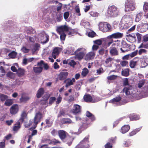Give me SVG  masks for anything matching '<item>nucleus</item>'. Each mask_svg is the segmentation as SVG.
Instances as JSON below:
<instances>
[{"label":"nucleus","instance_id":"obj_12","mask_svg":"<svg viewBox=\"0 0 148 148\" xmlns=\"http://www.w3.org/2000/svg\"><path fill=\"white\" fill-rule=\"evenodd\" d=\"M18 106L17 104L13 105L10 109V113L12 114H16L18 111Z\"/></svg>","mask_w":148,"mask_h":148},{"label":"nucleus","instance_id":"obj_58","mask_svg":"<svg viewBox=\"0 0 148 148\" xmlns=\"http://www.w3.org/2000/svg\"><path fill=\"white\" fill-rule=\"evenodd\" d=\"M16 55V53L15 52H13L10 53L9 54V56L12 58H14Z\"/></svg>","mask_w":148,"mask_h":148},{"label":"nucleus","instance_id":"obj_7","mask_svg":"<svg viewBox=\"0 0 148 148\" xmlns=\"http://www.w3.org/2000/svg\"><path fill=\"white\" fill-rule=\"evenodd\" d=\"M123 36V33L117 32L112 34L108 36V38L109 39H120L122 38Z\"/></svg>","mask_w":148,"mask_h":148},{"label":"nucleus","instance_id":"obj_48","mask_svg":"<svg viewBox=\"0 0 148 148\" xmlns=\"http://www.w3.org/2000/svg\"><path fill=\"white\" fill-rule=\"evenodd\" d=\"M43 39H45V40H43L42 39H41L42 41L41 42V43H42L43 44H45L47 43L49 40V37L48 35H46L45 38H44Z\"/></svg>","mask_w":148,"mask_h":148},{"label":"nucleus","instance_id":"obj_2","mask_svg":"<svg viewBox=\"0 0 148 148\" xmlns=\"http://www.w3.org/2000/svg\"><path fill=\"white\" fill-rule=\"evenodd\" d=\"M99 26V29L104 32H109L111 29V25L107 22L100 23Z\"/></svg>","mask_w":148,"mask_h":148},{"label":"nucleus","instance_id":"obj_10","mask_svg":"<svg viewBox=\"0 0 148 148\" xmlns=\"http://www.w3.org/2000/svg\"><path fill=\"white\" fill-rule=\"evenodd\" d=\"M81 49L82 48H79L75 52L76 57L80 60H82L85 55V54L84 52H80L78 53V52L81 50Z\"/></svg>","mask_w":148,"mask_h":148},{"label":"nucleus","instance_id":"obj_13","mask_svg":"<svg viewBox=\"0 0 148 148\" xmlns=\"http://www.w3.org/2000/svg\"><path fill=\"white\" fill-rule=\"evenodd\" d=\"M67 132L63 130H60L58 131V135L60 138L62 140L66 138Z\"/></svg>","mask_w":148,"mask_h":148},{"label":"nucleus","instance_id":"obj_18","mask_svg":"<svg viewBox=\"0 0 148 148\" xmlns=\"http://www.w3.org/2000/svg\"><path fill=\"white\" fill-rule=\"evenodd\" d=\"M130 129V127L128 125H124L122 127L120 132L122 134H125Z\"/></svg>","mask_w":148,"mask_h":148},{"label":"nucleus","instance_id":"obj_31","mask_svg":"<svg viewBox=\"0 0 148 148\" xmlns=\"http://www.w3.org/2000/svg\"><path fill=\"white\" fill-rule=\"evenodd\" d=\"M141 128L139 127L138 128H137L136 129H135L134 130L132 131L131 132H130L129 134L128 135V136H132L135 134H136L139 131H140V130H141Z\"/></svg>","mask_w":148,"mask_h":148},{"label":"nucleus","instance_id":"obj_17","mask_svg":"<svg viewBox=\"0 0 148 148\" xmlns=\"http://www.w3.org/2000/svg\"><path fill=\"white\" fill-rule=\"evenodd\" d=\"M110 53L112 56H116L118 55V51L116 47H111L110 50Z\"/></svg>","mask_w":148,"mask_h":148},{"label":"nucleus","instance_id":"obj_42","mask_svg":"<svg viewBox=\"0 0 148 148\" xmlns=\"http://www.w3.org/2000/svg\"><path fill=\"white\" fill-rule=\"evenodd\" d=\"M89 14L90 16L93 17H97L99 15V13L97 12L91 11L89 12Z\"/></svg>","mask_w":148,"mask_h":148},{"label":"nucleus","instance_id":"obj_57","mask_svg":"<svg viewBox=\"0 0 148 148\" xmlns=\"http://www.w3.org/2000/svg\"><path fill=\"white\" fill-rule=\"evenodd\" d=\"M116 139V137H111L109 140V142L112 144L115 143Z\"/></svg>","mask_w":148,"mask_h":148},{"label":"nucleus","instance_id":"obj_9","mask_svg":"<svg viewBox=\"0 0 148 148\" xmlns=\"http://www.w3.org/2000/svg\"><path fill=\"white\" fill-rule=\"evenodd\" d=\"M140 60V58L138 57H136L131 60L130 62V66L131 68H134L135 66L137 65L138 63Z\"/></svg>","mask_w":148,"mask_h":148},{"label":"nucleus","instance_id":"obj_37","mask_svg":"<svg viewBox=\"0 0 148 148\" xmlns=\"http://www.w3.org/2000/svg\"><path fill=\"white\" fill-rule=\"evenodd\" d=\"M13 103V100L12 99H8L6 100L4 105L6 106H9Z\"/></svg>","mask_w":148,"mask_h":148},{"label":"nucleus","instance_id":"obj_53","mask_svg":"<svg viewBox=\"0 0 148 148\" xmlns=\"http://www.w3.org/2000/svg\"><path fill=\"white\" fill-rule=\"evenodd\" d=\"M43 143H47L48 144H51V140L47 138H45L42 140Z\"/></svg>","mask_w":148,"mask_h":148},{"label":"nucleus","instance_id":"obj_38","mask_svg":"<svg viewBox=\"0 0 148 148\" xmlns=\"http://www.w3.org/2000/svg\"><path fill=\"white\" fill-rule=\"evenodd\" d=\"M143 13L142 12H140L136 15V18L135 19V21L136 22H139L141 19V17L143 16Z\"/></svg>","mask_w":148,"mask_h":148},{"label":"nucleus","instance_id":"obj_5","mask_svg":"<svg viewBox=\"0 0 148 148\" xmlns=\"http://www.w3.org/2000/svg\"><path fill=\"white\" fill-rule=\"evenodd\" d=\"M148 29V24L147 22L141 23L138 25L137 30L139 32H144Z\"/></svg>","mask_w":148,"mask_h":148},{"label":"nucleus","instance_id":"obj_39","mask_svg":"<svg viewBox=\"0 0 148 148\" xmlns=\"http://www.w3.org/2000/svg\"><path fill=\"white\" fill-rule=\"evenodd\" d=\"M66 142L69 146H70L72 143L73 139L71 137H66Z\"/></svg>","mask_w":148,"mask_h":148},{"label":"nucleus","instance_id":"obj_34","mask_svg":"<svg viewBox=\"0 0 148 148\" xmlns=\"http://www.w3.org/2000/svg\"><path fill=\"white\" fill-rule=\"evenodd\" d=\"M30 99V98L28 96L24 97L23 95L20 99V101L21 103H26Z\"/></svg>","mask_w":148,"mask_h":148},{"label":"nucleus","instance_id":"obj_50","mask_svg":"<svg viewBox=\"0 0 148 148\" xmlns=\"http://www.w3.org/2000/svg\"><path fill=\"white\" fill-rule=\"evenodd\" d=\"M50 97V95L49 94H45L42 97V101H47Z\"/></svg>","mask_w":148,"mask_h":148},{"label":"nucleus","instance_id":"obj_4","mask_svg":"<svg viewBox=\"0 0 148 148\" xmlns=\"http://www.w3.org/2000/svg\"><path fill=\"white\" fill-rule=\"evenodd\" d=\"M42 118V114L40 112H38L35 114L34 118V126L30 128V130L32 128L35 129L37 127L38 124L40 122L41 119Z\"/></svg>","mask_w":148,"mask_h":148},{"label":"nucleus","instance_id":"obj_28","mask_svg":"<svg viewBox=\"0 0 148 148\" xmlns=\"http://www.w3.org/2000/svg\"><path fill=\"white\" fill-rule=\"evenodd\" d=\"M34 72L36 73H40L42 71L43 67L41 66L33 67Z\"/></svg>","mask_w":148,"mask_h":148},{"label":"nucleus","instance_id":"obj_20","mask_svg":"<svg viewBox=\"0 0 148 148\" xmlns=\"http://www.w3.org/2000/svg\"><path fill=\"white\" fill-rule=\"evenodd\" d=\"M37 65L39 66H41L43 67H44V69L45 70H47L49 68V66H48L47 63H45L44 62V61L41 60L40 62H38L37 63Z\"/></svg>","mask_w":148,"mask_h":148},{"label":"nucleus","instance_id":"obj_24","mask_svg":"<svg viewBox=\"0 0 148 148\" xmlns=\"http://www.w3.org/2000/svg\"><path fill=\"white\" fill-rule=\"evenodd\" d=\"M21 123L20 121H18L14 124L13 128L14 131H17L21 128Z\"/></svg>","mask_w":148,"mask_h":148},{"label":"nucleus","instance_id":"obj_21","mask_svg":"<svg viewBox=\"0 0 148 148\" xmlns=\"http://www.w3.org/2000/svg\"><path fill=\"white\" fill-rule=\"evenodd\" d=\"M127 40L132 43L136 41V38L134 35L133 36L131 34H129L127 36Z\"/></svg>","mask_w":148,"mask_h":148},{"label":"nucleus","instance_id":"obj_29","mask_svg":"<svg viewBox=\"0 0 148 148\" xmlns=\"http://www.w3.org/2000/svg\"><path fill=\"white\" fill-rule=\"evenodd\" d=\"M61 122L63 124H69L73 123L71 120L69 118L62 119L61 120Z\"/></svg>","mask_w":148,"mask_h":148},{"label":"nucleus","instance_id":"obj_3","mask_svg":"<svg viewBox=\"0 0 148 148\" xmlns=\"http://www.w3.org/2000/svg\"><path fill=\"white\" fill-rule=\"evenodd\" d=\"M108 13L110 16L115 17L118 15L119 11L116 7L112 5L109 7Z\"/></svg>","mask_w":148,"mask_h":148},{"label":"nucleus","instance_id":"obj_51","mask_svg":"<svg viewBox=\"0 0 148 148\" xmlns=\"http://www.w3.org/2000/svg\"><path fill=\"white\" fill-rule=\"evenodd\" d=\"M117 77V76L113 75L110 76H108L107 78L108 80H110L115 79Z\"/></svg>","mask_w":148,"mask_h":148},{"label":"nucleus","instance_id":"obj_46","mask_svg":"<svg viewBox=\"0 0 148 148\" xmlns=\"http://www.w3.org/2000/svg\"><path fill=\"white\" fill-rule=\"evenodd\" d=\"M36 36H34L33 37H31L30 36H28L27 39H28V40L29 41L32 42H34L36 40Z\"/></svg>","mask_w":148,"mask_h":148},{"label":"nucleus","instance_id":"obj_54","mask_svg":"<svg viewBox=\"0 0 148 148\" xmlns=\"http://www.w3.org/2000/svg\"><path fill=\"white\" fill-rule=\"evenodd\" d=\"M96 35V33L94 31L90 32L88 34V36L89 37L93 38Z\"/></svg>","mask_w":148,"mask_h":148},{"label":"nucleus","instance_id":"obj_56","mask_svg":"<svg viewBox=\"0 0 148 148\" xmlns=\"http://www.w3.org/2000/svg\"><path fill=\"white\" fill-rule=\"evenodd\" d=\"M147 52V51L145 49H140L138 51V54L139 55H141L143 53H146Z\"/></svg>","mask_w":148,"mask_h":148},{"label":"nucleus","instance_id":"obj_36","mask_svg":"<svg viewBox=\"0 0 148 148\" xmlns=\"http://www.w3.org/2000/svg\"><path fill=\"white\" fill-rule=\"evenodd\" d=\"M129 69L128 68L123 69L121 71V74L123 75L124 76H127L129 75Z\"/></svg>","mask_w":148,"mask_h":148},{"label":"nucleus","instance_id":"obj_22","mask_svg":"<svg viewBox=\"0 0 148 148\" xmlns=\"http://www.w3.org/2000/svg\"><path fill=\"white\" fill-rule=\"evenodd\" d=\"M98 53L99 55L103 56L105 54V56H107L108 55V50L103 48H100L98 51Z\"/></svg>","mask_w":148,"mask_h":148},{"label":"nucleus","instance_id":"obj_64","mask_svg":"<svg viewBox=\"0 0 148 148\" xmlns=\"http://www.w3.org/2000/svg\"><path fill=\"white\" fill-rule=\"evenodd\" d=\"M94 43L98 45H100L102 44V41L100 39L94 41Z\"/></svg>","mask_w":148,"mask_h":148},{"label":"nucleus","instance_id":"obj_19","mask_svg":"<svg viewBox=\"0 0 148 148\" xmlns=\"http://www.w3.org/2000/svg\"><path fill=\"white\" fill-rule=\"evenodd\" d=\"M132 89V86H130L129 87H125L123 90V92L125 93L126 95H130L131 93L130 92Z\"/></svg>","mask_w":148,"mask_h":148},{"label":"nucleus","instance_id":"obj_45","mask_svg":"<svg viewBox=\"0 0 148 148\" xmlns=\"http://www.w3.org/2000/svg\"><path fill=\"white\" fill-rule=\"evenodd\" d=\"M27 32L28 33L30 34H34L36 33V31L32 27H30L28 28Z\"/></svg>","mask_w":148,"mask_h":148},{"label":"nucleus","instance_id":"obj_41","mask_svg":"<svg viewBox=\"0 0 148 148\" xmlns=\"http://www.w3.org/2000/svg\"><path fill=\"white\" fill-rule=\"evenodd\" d=\"M8 98L7 95L3 94H0V98L1 101H3L6 100Z\"/></svg>","mask_w":148,"mask_h":148},{"label":"nucleus","instance_id":"obj_55","mask_svg":"<svg viewBox=\"0 0 148 148\" xmlns=\"http://www.w3.org/2000/svg\"><path fill=\"white\" fill-rule=\"evenodd\" d=\"M120 64L121 66L123 67L125 66L128 65V61L124 60L121 62H120Z\"/></svg>","mask_w":148,"mask_h":148},{"label":"nucleus","instance_id":"obj_8","mask_svg":"<svg viewBox=\"0 0 148 148\" xmlns=\"http://www.w3.org/2000/svg\"><path fill=\"white\" fill-rule=\"evenodd\" d=\"M59 34L64 33V32H67L69 31V28L66 25L61 26L58 27L56 30Z\"/></svg>","mask_w":148,"mask_h":148},{"label":"nucleus","instance_id":"obj_32","mask_svg":"<svg viewBox=\"0 0 148 148\" xmlns=\"http://www.w3.org/2000/svg\"><path fill=\"white\" fill-rule=\"evenodd\" d=\"M27 115L26 112L25 111L23 112L21 114V117L18 120V121H20L21 123L24 121V120L26 117Z\"/></svg>","mask_w":148,"mask_h":148},{"label":"nucleus","instance_id":"obj_61","mask_svg":"<svg viewBox=\"0 0 148 148\" xmlns=\"http://www.w3.org/2000/svg\"><path fill=\"white\" fill-rule=\"evenodd\" d=\"M112 144L110 142H108L105 145V148H112Z\"/></svg>","mask_w":148,"mask_h":148},{"label":"nucleus","instance_id":"obj_60","mask_svg":"<svg viewBox=\"0 0 148 148\" xmlns=\"http://www.w3.org/2000/svg\"><path fill=\"white\" fill-rule=\"evenodd\" d=\"M76 64V62L74 60H71L68 62L69 65L73 67H74Z\"/></svg>","mask_w":148,"mask_h":148},{"label":"nucleus","instance_id":"obj_14","mask_svg":"<svg viewBox=\"0 0 148 148\" xmlns=\"http://www.w3.org/2000/svg\"><path fill=\"white\" fill-rule=\"evenodd\" d=\"M95 55V54L93 51L89 52L87 54L85 58V60H90L94 58Z\"/></svg>","mask_w":148,"mask_h":148},{"label":"nucleus","instance_id":"obj_47","mask_svg":"<svg viewBox=\"0 0 148 148\" xmlns=\"http://www.w3.org/2000/svg\"><path fill=\"white\" fill-rule=\"evenodd\" d=\"M56 98L55 97H51L49 99V104L50 105H51L56 100Z\"/></svg>","mask_w":148,"mask_h":148},{"label":"nucleus","instance_id":"obj_44","mask_svg":"<svg viewBox=\"0 0 148 148\" xmlns=\"http://www.w3.org/2000/svg\"><path fill=\"white\" fill-rule=\"evenodd\" d=\"M88 73V70L87 68H84L82 73V75L84 77L86 76Z\"/></svg>","mask_w":148,"mask_h":148},{"label":"nucleus","instance_id":"obj_27","mask_svg":"<svg viewBox=\"0 0 148 148\" xmlns=\"http://www.w3.org/2000/svg\"><path fill=\"white\" fill-rule=\"evenodd\" d=\"M25 72L24 69L20 68L18 69V71L17 72V74L18 77H21L25 75Z\"/></svg>","mask_w":148,"mask_h":148},{"label":"nucleus","instance_id":"obj_52","mask_svg":"<svg viewBox=\"0 0 148 148\" xmlns=\"http://www.w3.org/2000/svg\"><path fill=\"white\" fill-rule=\"evenodd\" d=\"M143 10L145 12L148 11V2H145L143 5Z\"/></svg>","mask_w":148,"mask_h":148},{"label":"nucleus","instance_id":"obj_23","mask_svg":"<svg viewBox=\"0 0 148 148\" xmlns=\"http://www.w3.org/2000/svg\"><path fill=\"white\" fill-rule=\"evenodd\" d=\"M84 101L87 103H90L92 101V98L90 95H85L84 96Z\"/></svg>","mask_w":148,"mask_h":148},{"label":"nucleus","instance_id":"obj_43","mask_svg":"<svg viewBox=\"0 0 148 148\" xmlns=\"http://www.w3.org/2000/svg\"><path fill=\"white\" fill-rule=\"evenodd\" d=\"M89 136H87L83 140H82L80 143V144H84V143L89 142Z\"/></svg>","mask_w":148,"mask_h":148},{"label":"nucleus","instance_id":"obj_59","mask_svg":"<svg viewBox=\"0 0 148 148\" xmlns=\"http://www.w3.org/2000/svg\"><path fill=\"white\" fill-rule=\"evenodd\" d=\"M7 76L8 77L12 79L14 77V74L12 72H9L7 74Z\"/></svg>","mask_w":148,"mask_h":148},{"label":"nucleus","instance_id":"obj_35","mask_svg":"<svg viewBox=\"0 0 148 148\" xmlns=\"http://www.w3.org/2000/svg\"><path fill=\"white\" fill-rule=\"evenodd\" d=\"M121 99V97L119 95L111 100L110 101L112 103H115L120 101Z\"/></svg>","mask_w":148,"mask_h":148},{"label":"nucleus","instance_id":"obj_49","mask_svg":"<svg viewBox=\"0 0 148 148\" xmlns=\"http://www.w3.org/2000/svg\"><path fill=\"white\" fill-rule=\"evenodd\" d=\"M139 48H144L146 49H148V43L146 44L141 43L139 46Z\"/></svg>","mask_w":148,"mask_h":148},{"label":"nucleus","instance_id":"obj_63","mask_svg":"<svg viewBox=\"0 0 148 148\" xmlns=\"http://www.w3.org/2000/svg\"><path fill=\"white\" fill-rule=\"evenodd\" d=\"M60 38L61 40H65L66 36V35L64 33H61L60 34Z\"/></svg>","mask_w":148,"mask_h":148},{"label":"nucleus","instance_id":"obj_26","mask_svg":"<svg viewBox=\"0 0 148 148\" xmlns=\"http://www.w3.org/2000/svg\"><path fill=\"white\" fill-rule=\"evenodd\" d=\"M86 116L88 117L92 121H94L95 120V116L90 112L89 111L86 112Z\"/></svg>","mask_w":148,"mask_h":148},{"label":"nucleus","instance_id":"obj_16","mask_svg":"<svg viewBox=\"0 0 148 148\" xmlns=\"http://www.w3.org/2000/svg\"><path fill=\"white\" fill-rule=\"evenodd\" d=\"M68 80L69 81L66 83L65 85V87L66 88L70 86L73 85V83L75 82V78H73L72 79H71L70 78L67 79L64 81V83H65L66 81Z\"/></svg>","mask_w":148,"mask_h":148},{"label":"nucleus","instance_id":"obj_11","mask_svg":"<svg viewBox=\"0 0 148 148\" xmlns=\"http://www.w3.org/2000/svg\"><path fill=\"white\" fill-rule=\"evenodd\" d=\"M121 47L120 50L122 53H125L127 51L128 48L129 47V45L125 41H123L121 42Z\"/></svg>","mask_w":148,"mask_h":148},{"label":"nucleus","instance_id":"obj_25","mask_svg":"<svg viewBox=\"0 0 148 148\" xmlns=\"http://www.w3.org/2000/svg\"><path fill=\"white\" fill-rule=\"evenodd\" d=\"M58 48V47H56L53 50V51L52 53V57L54 59L56 58V56L58 55L59 53Z\"/></svg>","mask_w":148,"mask_h":148},{"label":"nucleus","instance_id":"obj_62","mask_svg":"<svg viewBox=\"0 0 148 148\" xmlns=\"http://www.w3.org/2000/svg\"><path fill=\"white\" fill-rule=\"evenodd\" d=\"M62 14H59L57 16V19L58 22H60L62 19Z\"/></svg>","mask_w":148,"mask_h":148},{"label":"nucleus","instance_id":"obj_33","mask_svg":"<svg viewBox=\"0 0 148 148\" xmlns=\"http://www.w3.org/2000/svg\"><path fill=\"white\" fill-rule=\"evenodd\" d=\"M129 117L130 119L132 121L137 120L139 119V118L138 116L134 114H130L129 116Z\"/></svg>","mask_w":148,"mask_h":148},{"label":"nucleus","instance_id":"obj_1","mask_svg":"<svg viewBox=\"0 0 148 148\" xmlns=\"http://www.w3.org/2000/svg\"><path fill=\"white\" fill-rule=\"evenodd\" d=\"M125 5V12L133 11L136 8L135 3L133 0H126Z\"/></svg>","mask_w":148,"mask_h":148},{"label":"nucleus","instance_id":"obj_30","mask_svg":"<svg viewBox=\"0 0 148 148\" xmlns=\"http://www.w3.org/2000/svg\"><path fill=\"white\" fill-rule=\"evenodd\" d=\"M44 90L43 88H40L37 91L36 97L38 98H40L44 93Z\"/></svg>","mask_w":148,"mask_h":148},{"label":"nucleus","instance_id":"obj_40","mask_svg":"<svg viewBox=\"0 0 148 148\" xmlns=\"http://www.w3.org/2000/svg\"><path fill=\"white\" fill-rule=\"evenodd\" d=\"M60 143L61 142L60 141L56 138H53L51 140V144L53 145H56L58 144H60Z\"/></svg>","mask_w":148,"mask_h":148},{"label":"nucleus","instance_id":"obj_15","mask_svg":"<svg viewBox=\"0 0 148 148\" xmlns=\"http://www.w3.org/2000/svg\"><path fill=\"white\" fill-rule=\"evenodd\" d=\"M67 72L62 71L60 72L59 75V79L60 80H63L66 79L68 75Z\"/></svg>","mask_w":148,"mask_h":148},{"label":"nucleus","instance_id":"obj_6","mask_svg":"<svg viewBox=\"0 0 148 148\" xmlns=\"http://www.w3.org/2000/svg\"><path fill=\"white\" fill-rule=\"evenodd\" d=\"M81 110V107L78 104H74L71 111L74 114L76 115L80 114Z\"/></svg>","mask_w":148,"mask_h":148}]
</instances>
